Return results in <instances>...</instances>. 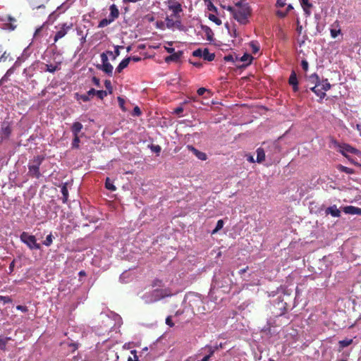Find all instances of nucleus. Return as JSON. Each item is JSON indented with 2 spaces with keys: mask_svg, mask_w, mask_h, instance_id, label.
Instances as JSON below:
<instances>
[{
  "mask_svg": "<svg viewBox=\"0 0 361 361\" xmlns=\"http://www.w3.org/2000/svg\"><path fill=\"white\" fill-rule=\"evenodd\" d=\"M251 14L250 6L243 2L239 1L236 4V8L233 14V18L239 23L245 25L248 23V18Z\"/></svg>",
  "mask_w": 361,
  "mask_h": 361,
  "instance_id": "1",
  "label": "nucleus"
},
{
  "mask_svg": "<svg viewBox=\"0 0 361 361\" xmlns=\"http://www.w3.org/2000/svg\"><path fill=\"white\" fill-rule=\"evenodd\" d=\"M169 295H171V293H168V290L166 289H156L151 293H145L142 296V299L145 303H151Z\"/></svg>",
  "mask_w": 361,
  "mask_h": 361,
  "instance_id": "2",
  "label": "nucleus"
},
{
  "mask_svg": "<svg viewBox=\"0 0 361 361\" xmlns=\"http://www.w3.org/2000/svg\"><path fill=\"white\" fill-rule=\"evenodd\" d=\"M13 132V123L4 120L0 125V143L8 141Z\"/></svg>",
  "mask_w": 361,
  "mask_h": 361,
  "instance_id": "3",
  "label": "nucleus"
},
{
  "mask_svg": "<svg viewBox=\"0 0 361 361\" xmlns=\"http://www.w3.org/2000/svg\"><path fill=\"white\" fill-rule=\"evenodd\" d=\"M107 54L113 55V52L111 51H108L106 53H102L100 55L102 64L97 65V68L106 73L108 75L112 76L114 68L109 62Z\"/></svg>",
  "mask_w": 361,
  "mask_h": 361,
  "instance_id": "4",
  "label": "nucleus"
},
{
  "mask_svg": "<svg viewBox=\"0 0 361 361\" xmlns=\"http://www.w3.org/2000/svg\"><path fill=\"white\" fill-rule=\"evenodd\" d=\"M18 26L17 20L11 16L0 17V28L6 31H13Z\"/></svg>",
  "mask_w": 361,
  "mask_h": 361,
  "instance_id": "5",
  "label": "nucleus"
},
{
  "mask_svg": "<svg viewBox=\"0 0 361 361\" xmlns=\"http://www.w3.org/2000/svg\"><path fill=\"white\" fill-rule=\"evenodd\" d=\"M20 239L30 250L41 249L40 244L37 243V239L35 235H30L28 233L23 231L20 235Z\"/></svg>",
  "mask_w": 361,
  "mask_h": 361,
  "instance_id": "6",
  "label": "nucleus"
},
{
  "mask_svg": "<svg viewBox=\"0 0 361 361\" xmlns=\"http://www.w3.org/2000/svg\"><path fill=\"white\" fill-rule=\"evenodd\" d=\"M73 23L71 22H66L59 23L55 28L56 30L55 36L54 37V42H57L59 39L63 37L73 27Z\"/></svg>",
  "mask_w": 361,
  "mask_h": 361,
  "instance_id": "7",
  "label": "nucleus"
},
{
  "mask_svg": "<svg viewBox=\"0 0 361 361\" xmlns=\"http://www.w3.org/2000/svg\"><path fill=\"white\" fill-rule=\"evenodd\" d=\"M231 283V279L228 276H226L224 274H216L214 276L213 283L214 286L218 288H223L228 286Z\"/></svg>",
  "mask_w": 361,
  "mask_h": 361,
  "instance_id": "8",
  "label": "nucleus"
},
{
  "mask_svg": "<svg viewBox=\"0 0 361 361\" xmlns=\"http://www.w3.org/2000/svg\"><path fill=\"white\" fill-rule=\"evenodd\" d=\"M340 148L341 153L345 157H346V153H351L357 155L361 154L360 151L351 147L348 144H343L342 145L340 146Z\"/></svg>",
  "mask_w": 361,
  "mask_h": 361,
  "instance_id": "9",
  "label": "nucleus"
},
{
  "mask_svg": "<svg viewBox=\"0 0 361 361\" xmlns=\"http://www.w3.org/2000/svg\"><path fill=\"white\" fill-rule=\"evenodd\" d=\"M187 148L189 151L192 152L200 160L205 161L207 159V156L204 152L199 151L192 145H188Z\"/></svg>",
  "mask_w": 361,
  "mask_h": 361,
  "instance_id": "10",
  "label": "nucleus"
},
{
  "mask_svg": "<svg viewBox=\"0 0 361 361\" xmlns=\"http://www.w3.org/2000/svg\"><path fill=\"white\" fill-rule=\"evenodd\" d=\"M300 4L307 16L311 14V8L312 4L310 2V0H299Z\"/></svg>",
  "mask_w": 361,
  "mask_h": 361,
  "instance_id": "11",
  "label": "nucleus"
},
{
  "mask_svg": "<svg viewBox=\"0 0 361 361\" xmlns=\"http://www.w3.org/2000/svg\"><path fill=\"white\" fill-rule=\"evenodd\" d=\"M13 59L11 56L10 53L4 50L2 45L0 44V63H4L7 61H11Z\"/></svg>",
  "mask_w": 361,
  "mask_h": 361,
  "instance_id": "12",
  "label": "nucleus"
},
{
  "mask_svg": "<svg viewBox=\"0 0 361 361\" xmlns=\"http://www.w3.org/2000/svg\"><path fill=\"white\" fill-rule=\"evenodd\" d=\"M44 160V157L41 155H37L31 160L28 165L32 166L33 167H37L39 169V166L42 164V161Z\"/></svg>",
  "mask_w": 361,
  "mask_h": 361,
  "instance_id": "13",
  "label": "nucleus"
},
{
  "mask_svg": "<svg viewBox=\"0 0 361 361\" xmlns=\"http://www.w3.org/2000/svg\"><path fill=\"white\" fill-rule=\"evenodd\" d=\"M289 84L293 86V90L294 92H298V82L297 79L296 74L294 71H293L289 78Z\"/></svg>",
  "mask_w": 361,
  "mask_h": 361,
  "instance_id": "14",
  "label": "nucleus"
},
{
  "mask_svg": "<svg viewBox=\"0 0 361 361\" xmlns=\"http://www.w3.org/2000/svg\"><path fill=\"white\" fill-rule=\"evenodd\" d=\"M61 62H56L55 64H46L45 71L54 73L55 71L61 69Z\"/></svg>",
  "mask_w": 361,
  "mask_h": 361,
  "instance_id": "15",
  "label": "nucleus"
},
{
  "mask_svg": "<svg viewBox=\"0 0 361 361\" xmlns=\"http://www.w3.org/2000/svg\"><path fill=\"white\" fill-rule=\"evenodd\" d=\"M326 213L331 214L334 217H339L341 215L340 210L336 207V205L331 206L326 209Z\"/></svg>",
  "mask_w": 361,
  "mask_h": 361,
  "instance_id": "16",
  "label": "nucleus"
},
{
  "mask_svg": "<svg viewBox=\"0 0 361 361\" xmlns=\"http://www.w3.org/2000/svg\"><path fill=\"white\" fill-rule=\"evenodd\" d=\"M202 32L205 35L207 39L212 41L213 39L214 33L210 27L207 25H201Z\"/></svg>",
  "mask_w": 361,
  "mask_h": 361,
  "instance_id": "17",
  "label": "nucleus"
},
{
  "mask_svg": "<svg viewBox=\"0 0 361 361\" xmlns=\"http://www.w3.org/2000/svg\"><path fill=\"white\" fill-rule=\"evenodd\" d=\"M88 94L97 95L99 99H102L107 96L108 92L105 90H96L94 88H91L88 91Z\"/></svg>",
  "mask_w": 361,
  "mask_h": 361,
  "instance_id": "18",
  "label": "nucleus"
},
{
  "mask_svg": "<svg viewBox=\"0 0 361 361\" xmlns=\"http://www.w3.org/2000/svg\"><path fill=\"white\" fill-rule=\"evenodd\" d=\"M130 61H131V58H126V59H123L120 62L118 66L116 67V72L121 73L124 68H126L128 66Z\"/></svg>",
  "mask_w": 361,
  "mask_h": 361,
  "instance_id": "19",
  "label": "nucleus"
},
{
  "mask_svg": "<svg viewBox=\"0 0 361 361\" xmlns=\"http://www.w3.org/2000/svg\"><path fill=\"white\" fill-rule=\"evenodd\" d=\"M28 174L29 176L36 178L37 179L39 178L41 176L39 169H37V167H33L30 165H28Z\"/></svg>",
  "mask_w": 361,
  "mask_h": 361,
  "instance_id": "20",
  "label": "nucleus"
},
{
  "mask_svg": "<svg viewBox=\"0 0 361 361\" xmlns=\"http://www.w3.org/2000/svg\"><path fill=\"white\" fill-rule=\"evenodd\" d=\"M330 33L332 38H336L338 35L341 33V30L338 27V25L336 23V22L331 25Z\"/></svg>",
  "mask_w": 361,
  "mask_h": 361,
  "instance_id": "21",
  "label": "nucleus"
},
{
  "mask_svg": "<svg viewBox=\"0 0 361 361\" xmlns=\"http://www.w3.org/2000/svg\"><path fill=\"white\" fill-rule=\"evenodd\" d=\"M82 125L80 122H75L71 127V131L73 135H78L79 133L82 129Z\"/></svg>",
  "mask_w": 361,
  "mask_h": 361,
  "instance_id": "22",
  "label": "nucleus"
},
{
  "mask_svg": "<svg viewBox=\"0 0 361 361\" xmlns=\"http://www.w3.org/2000/svg\"><path fill=\"white\" fill-rule=\"evenodd\" d=\"M32 8H39L44 6V0H27Z\"/></svg>",
  "mask_w": 361,
  "mask_h": 361,
  "instance_id": "23",
  "label": "nucleus"
},
{
  "mask_svg": "<svg viewBox=\"0 0 361 361\" xmlns=\"http://www.w3.org/2000/svg\"><path fill=\"white\" fill-rule=\"evenodd\" d=\"M110 15L113 18L117 19L119 16V11L115 4H112L109 7Z\"/></svg>",
  "mask_w": 361,
  "mask_h": 361,
  "instance_id": "24",
  "label": "nucleus"
},
{
  "mask_svg": "<svg viewBox=\"0 0 361 361\" xmlns=\"http://www.w3.org/2000/svg\"><path fill=\"white\" fill-rule=\"evenodd\" d=\"M257 152V160L256 161L258 163H262L265 159V153L262 148H258L256 151Z\"/></svg>",
  "mask_w": 361,
  "mask_h": 361,
  "instance_id": "25",
  "label": "nucleus"
},
{
  "mask_svg": "<svg viewBox=\"0 0 361 361\" xmlns=\"http://www.w3.org/2000/svg\"><path fill=\"white\" fill-rule=\"evenodd\" d=\"M214 57H215L214 54L209 53V51L207 49H204V54L202 55V58L204 60H207L208 61H212L214 59Z\"/></svg>",
  "mask_w": 361,
  "mask_h": 361,
  "instance_id": "26",
  "label": "nucleus"
},
{
  "mask_svg": "<svg viewBox=\"0 0 361 361\" xmlns=\"http://www.w3.org/2000/svg\"><path fill=\"white\" fill-rule=\"evenodd\" d=\"M180 56H181V52H177V53L173 52V53H172L171 55H170L166 58V62H169V61H177L180 59Z\"/></svg>",
  "mask_w": 361,
  "mask_h": 361,
  "instance_id": "27",
  "label": "nucleus"
},
{
  "mask_svg": "<svg viewBox=\"0 0 361 361\" xmlns=\"http://www.w3.org/2000/svg\"><path fill=\"white\" fill-rule=\"evenodd\" d=\"M318 86L314 85V87H311L310 90L318 97H319L320 99H324L326 96V93L321 90L317 89Z\"/></svg>",
  "mask_w": 361,
  "mask_h": 361,
  "instance_id": "28",
  "label": "nucleus"
},
{
  "mask_svg": "<svg viewBox=\"0 0 361 361\" xmlns=\"http://www.w3.org/2000/svg\"><path fill=\"white\" fill-rule=\"evenodd\" d=\"M309 80L311 83L314 84L316 86H319L320 84L319 77L316 73L312 74L309 78Z\"/></svg>",
  "mask_w": 361,
  "mask_h": 361,
  "instance_id": "29",
  "label": "nucleus"
},
{
  "mask_svg": "<svg viewBox=\"0 0 361 361\" xmlns=\"http://www.w3.org/2000/svg\"><path fill=\"white\" fill-rule=\"evenodd\" d=\"M11 340L10 337H3L0 336V350H5L8 341Z\"/></svg>",
  "mask_w": 361,
  "mask_h": 361,
  "instance_id": "30",
  "label": "nucleus"
},
{
  "mask_svg": "<svg viewBox=\"0 0 361 361\" xmlns=\"http://www.w3.org/2000/svg\"><path fill=\"white\" fill-rule=\"evenodd\" d=\"M240 61L244 63L245 65H249L252 61V56L248 54H245L241 58Z\"/></svg>",
  "mask_w": 361,
  "mask_h": 361,
  "instance_id": "31",
  "label": "nucleus"
},
{
  "mask_svg": "<svg viewBox=\"0 0 361 361\" xmlns=\"http://www.w3.org/2000/svg\"><path fill=\"white\" fill-rule=\"evenodd\" d=\"M170 9L173 11V15L176 16L179 14L180 12L182 11L181 5L180 4H176L175 5L171 6Z\"/></svg>",
  "mask_w": 361,
  "mask_h": 361,
  "instance_id": "32",
  "label": "nucleus"
},
{
  "mask_svg": "<svg viewBox=\"0 0 361 361\" xmlns=\"http://www.w3.org/2000/svg\"><path fill=\"white\" fill-rule=\"evenodd\" d=\"M322 87V90L324 91H327L331 88V84L329 82L327 79H324L322 81L320 80V84L319 86Z\"/></svg>",
  "mask_w": 361,
  "mask_h": 361,
  "instance_id": "33",
  "label": "nucleus"
},
{
  "mask_svg": "<svg viewBox=\"0 0 361 361\" xmlns=\"http://www.w3.org/2000/svg\"><path fill=\"white\" fill-rule=\"evenodd\" d=\"M61 193H62V202L63 203H66L67 201H68V188L66 185H63L62 188H61Z\"/></svg>",
  "mask_w": 361,
  "mask_h": 361,
  "instance_id": "34",
  "label": "nucleus"
},
{
  "mask_svg": "<svg viewBox=\"0 0 361 361\" xmlns=\"http://www.w3.org/2000/svg\"><path fill=\"white\" fill-rule=\"evenodd\" d=\"M35 68L34 65H32L30 67L24 69L23 74H25L27 78H31L33 75V71H35Z\"/></svg>",
  "mask_w": 361,
  "mask_h": 361,
  "instance_id": "35",
  "label": "nucleus"
},
{
  "mask_svg": "<svg viewBox=\"0 0 361 361\" xmlns=\"http://www.w3.org/2000/svg\"><path fill=\"white\" fill-rule=\"evenodd\" d=\"M105 187L106 189L111 191H115L116 190V186L114 185L113 182L110 180L109 178H106V179Z\"/></svg>",
  "mask_w": 361,
  "mask_h": 361,
  "instance_id": "36",
  "label": "nucleus"
},
{
  "mask_svg": "<svg viewBox=\"0 0 361 361\" xmlns=\"http://www.w3.org/2000/svg\"><path fill=\"white\" fill-rule=\"evenodd\" d=\"M54 236L51 233L49 234L46 239L42 242V244L47 247L50 246L53 243Z\"/></svg>",
  "mask_w": 361,
  "mask_h": 361,
  "instance_id": "37",
  "label": "nucleus"
},
{
  "mask_svg": "<svg viewBox=\"0 0 361 361\" xmlns=\"http://www.w3.org/2000/svg\"><path fill=\"white\" fill-rule=\"evenodd\" d=\"M94 94H88V92H87V94H76V98L78 99H81L82 100L83 102H88L90 100V97H92L94 96Z\"/></svg>",
  "mask_w": 361,
  "mask_h": 361,
  "instance_id": "38",
  "label": "nucleus"
},
{
  "mask_svg": "<svg viewBox=\"0 0 361 361\" xmlns=\"http://www.w3.org/2000/svg\"><path fill=\"white\" fill-rule=\"evenodd\" d=\"M343 211L345 214H355V206H351V205L346 206V207H343Z\"/></svg>",
  "mask_w": 361,
  "mask_h": 361,
  "instance_id": "39",
  "label": "nucleus"
},
{
  "mask_svg": "<svg viewBox=\"0 0 361 361\" xmlns=\"http://www.w3.org/2000/svg\"><path fill=\"white\" fill-rule=\"evenodd\" d=\"M224 225V222L222 219H220L217 221L216 226L215 228L212 231V234L216 233L219 231H220Z\"/></svg>",
  "mask_w": 361,
  "mask_h": 361,
  "instance_id": "40",
  "label": "nucleus"
},
{
  "mask_svg": "<svg viewBox=\"0 0 361 361\" xmlns=\"http://www.w3.org/2000/svg\"><path fill=\"white\" fill-rule=\"evenodd\" d=\"M353 343V339H344L339 341V345L341 348H345L350 345Z\"/></svg>",
  "mask_w": 361,
  "mask_h": 361,
  "instance_id": "41",
  "label": "nucleus"
},
{
  "mask_svg": "<svg viewBox=\"0 0 361 361\" xmlns=\"http://www.w3.org/2000/svg\"><path fill=\"white\" fill-rule=\"evenodd\" d=\"M250 46L252 54H255L259 51V45L257 43L252 42H250Z\"/></svg>",
  "mask_w": 361,
  "mask_h": 361,
  "instance_id": "42",
  "label": "nucleus"
},
{
  "mask_svg": "<svg viewBox=\"0 0 361 361\" xmlns=\"http://www.w3.org/2000/svg\"><path fill=\"white\" fill-rule=\"evenodd\" d=\"M338 169L341 171L345 172V173H346L348 174H352L354 172L353 169H350V168L346 167V166H342V165H339L338 166Z\"/></svg>",
  "mask_w": 361,
  "mask_h": 361,
  "instance_id": "43",
  "label": "nucleus"
},
{
  "mask_svg": "<svg viewBox=\"0 0 361 361\" xmlns=\"http://www.w3.org/2000/svg\"><path fill=\"white\" fill-rule=\"evenodd\" d=\"M73 140L72 142V148H78L80 143V137L79 135H73Z\"/></svg>",
  "mask_w": 361,
  "mask_h": 361,
  "instance_id": "44",
  "label": "nucleus"
},
{
  "mask_svg": "<svg viewBox=\"0 0 361 361\" xmlns=\"http://www.w3.org/2000/svg\"><path fill=\"white\" fill-rule=\"evenodd\" d=\"M166 24L168 28H173L175 27V20L169 17H167L166 18Z\"/></svg>",
  "mask_w": 361,
  "mask_h": 361,
  "instance_id": "45",
  "label": "nucleus"
},
{
  "mask_svg": "<svg viewBox=\"0 0 361 361\" xmlns=\"http://www.w3.org/2000/svg\"><path fill=\"white\" fill-rule=\"evenodd\" d=\"M209 20H211L212 21H213L218 25H220L222 23L221 20L218 17H216V16H214L213 14H210L209 16Z\"/></svg>",
  "mask_w": 361,
  "mask_h": 361,
  "instance_id": "46",
  "label": "nucleus"
},
{
  "mask_svg": "<svg viewBox=\"0 0 361 361\" xmlns=\"http://www.w3.org/2000/svg\"><path fill=\"white\" fill-rule=\"evenodd\" d=\"M109 21L110 20H108V19H106V18L102 19V20L99 21L98 27L102 28V27H104L109 25V24H111L109 23Z\"/></svg>",
  "mask_w": 361,
  "mask_h": 361,
  "instance_id": "47",
  "label": "nucleus"
},
{
  "mask_svg": "<svg viewBox=\"0 0 361 361\" xmlns=\"http://www.w3.org/2000/svg\"><path fill=\"white\" fill-rule=\"evenodd\" d=\"M203 54H204V49L202 50L201 49H197L192 52V56H196V57L202 58Z\"/></svg>",
  "mask_w": 361,
  "mask_h": 361,
  "instance_id": "48",
  "label": "nucleus"
},
{
  "mask_svg": "<svg viewBox=\"0 0 361 361\" xmlns=\"http://www.w3.org/2000/svg\"><path fill=\"white\" fill-rule=\"evenodd\" d=\"M130 353L133 355V357H129L128 361H140L135 350H131Z\"/></svg>",
  "mask_w": 361,
  "mask_h": 361,
  "instance_id": "49",
  "label": "nucleus"
},
{
  "mask_svg": "<svg viewBox=\"0 0 361 361\" xmlns=\"http://www.w3.org/2000/svg\"><path fill=\"white\" fill-rule=\"evenodd\" d=\"M179 30H184L185 27L182 25V23L180 20H175V27Z\"/></svg>",
  "mask_w": 361,
  "mask_h": 361,
  "instance_id": "50",
  "label": "nucleus"
},
{
  "mask_svg": "<svg viewBox=\"0 0 361 361\" xmlns=\"http://www.w3.org/2000/svg\"><path fill=\"white\" fill-rule=\"evenodd\" d=\"M226 27L227 28L228 32L230 33L231 36H233V37H236V30L235 29H232L231 30V27H230V25H228V23H226L225 25Z\"/></svg>",
  "mask_w": 361,
  "mask_h": 361,
  "instance_id": "51",
  "label": "nucleus"
},
{
  "mask_svg": "<svg viewBox=\"0 0 361 361\" xmlns=\"http://www.w3.org/2000/svg\"><path fill=\"white\" fill-rule=\"evenodd\" d=\"M141 113H142V112H141L140 109L137 106H135V107H134V109H133V111L132 115H133V116H140V115H141Z\"/></svg>",
  "mask_w": 361,
  "mask_h": 361,
  "instance_id": "52",
  "label": "nucleus"
},
{
  "mask_svg": "<svg viewBox=\"0 0 361 361\" xmlns=\"http://www.w3.org/2000/svg\"><path fill=\"white\" fill-rule=\"evenodd\" d=\"M104 85H105L106 90H108L109 93L111 94L112 92V86H111V81L108 80H105Z\"/></svg>",
  "mask_w": 361,
  "mask_h": 361,
  "instance_id": "53",
  "label": "nucleus"
},
{
  "mask_svg": "<svg viewBox=\"0 0 361 361\" xmlns=\"http://www.w3.org/2000/svg\"><path fill=\"white\" fill-rule=\"evenodd\" d=\"M223 8L224 9H226L227 11H228L231 13V14L232 15V16H233V14H234L235 8H236V4L235 5V6H224Z\"/></svg>",
  "mask_w": 361,
  "mask_h": 361,
  "instance_id": "54",
  "label": "nucleus"
},
{
  "mask_svg": "<svg viewBox=\"0 0 361 361\" xmlns=\"http://www.w3.org/2000/svg\"><path fill=\"white\" fill-rule=\"evenodd\" d=\"M288 13V11H283V10H278L276 11V15L280 17V18H283L285 17Z\"/></svg>",
  "mask_w": 361,
  "mask_h": 361,
  "instance_id": "55",
  "label": "nucleus"
},
{
  "mask_svg": "<svg viewBox=\"0 0 361 361\" xmlns=\"http://www.w3.org/2000/svg\"><path fill=\"white\" fill-rule=\"evenodd\" d=\"M151 149L152 152H155V153H159L161 152V147L159 145H152L151 146Z\"/></svg>",
  "mask_w": 361,
  "mask_h": 361,
  "instance_id": "56",
  "label": "nucleus"
},
{
  "mask_svg": "<svg viewBox=\"0 0 361 361\" xmlns=\"http://www.w3.org/2000/svg\"><path fill=\"white\" fill-rule=\"evenodd\" d=\"M301 66L305 71H307L308 70L309 66L308 62L306 60H302L301 61Z\"/></svg>",
  "mask_w": 361,
  "mask_h": 361,
  "instance_id": "57",
  "label": "nucleus"
},
{
  "mask_svg": "<svg viewBox=\"0 0 361 361\" xmlns=\"http://www.w3.org/2000/svg\"><path fill=\"white\" fill-rule=\"evenodd\" d=\"M207 92H209V90L204 87H200L197 90V94L199 96L203 95Z\"/></svg>",
  "mask_w": 361,
  "mask_h": 361,
  "instance_id": "58",
  "label": "nucleus"
},
{
  "mask_svg": "<svg viewBox=\"0 0 361 361\" xmlns=\"http://www.w3.org/2000/svg\"><path fill=\"white\" fill-rule=\"evenodd\" d=\"M118 104H119L120 107H121L123 111H125V109H124L125 100H124L123 98H121V97H118Z\"/></svg>",
  "mask_w": 361,
  "mask_h": 361,
  "instance_id": "59",
  "label": "nucleus"
},
{
  "mask_svg": "<svg viewBox=\"0 0 361 361\" xmlns=\"http://www.w3.org/2000/svg\"><path fill=\"white\" fill-rule=\"evenodd\" d=\"M166 324L169 325L170 327L173 326L174 324L172 322V319L171 316H169L166 319Z\"/></svg>",
  "mask_w": 361,
  "mask_h": 361,
  "instance_id": "60",
  "label": "nucleus"
},
{
  "mask_svg": "<svg viewBox=\"0 0 361 361\" xmlns=\"http://www.w3.org/2000/svg\"><path fill=\"white\" fill-rule=\"evenodd\" d=\"M224 60L226 61H231V62H234L235 61V59H234V56L231 54H228L227 56H224Z\"/></svg>",
  "mask_w": 361,
  "mask_h": 361,
  "instance_id": "61",
  "label": "nucleus"
},
{
  "mask_svg": "<svg viewBox=\"0 0 361 361\" xmlns=\"http://www.w3.org/2000/svg\"><path fill=\"white\" fill-rule=\"evenodd\" d=\"M286 3L283 0H277L276 6L278 8H283L285 6Z\"/></svg>",
  "mask_w": 361,
  "mask_h": 361,
  "instance_id": "62",
  "label": "nucleus"
},
{
  "mask_svg": "<svg viewBox=\"0 0 361 361\" xmlns=\"http://www.w3.org/2000/svg\"><path fill=\"white\" fill-rule=\"evenodd\" d=\"M16 308H17V310H20V311H22L23 312H25L27 311V307L26 306L18 305L16 307Z\"/></svg>",
  "mask_w": 361,
  "mask_h": 361,
  "instance_id": "63",
  "label": "nucleus"
},
{
  "mask_svg": "<svg viewBox=\"0 0 361 361\" xmlns=\"http://www.w3.org/2000/svg\"><path fill=\"white\" fill-rule=\"evenodd\" d=\"M12 73V69L10 68L7 71L6 73L4 75V76L2 78V80H6L7 78Z\"/></svg>",
  "mask_w": 361,
  "mask_h": 361,
  "instance_id": "64",
  "label": "nucleus"
}]
</instances>
